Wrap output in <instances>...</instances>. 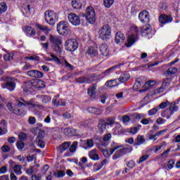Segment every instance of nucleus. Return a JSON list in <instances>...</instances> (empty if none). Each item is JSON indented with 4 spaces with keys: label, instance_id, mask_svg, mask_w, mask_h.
<instances>
[{
    "label": "nucleus",
    "instance_id": "32",
    "mask_svg": "<svg viewBox=\"0 0 180 180\" xmlns=\"http://www.w3.org/2000/svg\"><path fill=\"white\" fill-rule=\"evenodd\" d=\"M87 54L91 57H95V56H98V50L94 46H90L87 50Z\"/></svg>",
    "mask_w": 180,
    "mask_h": 180
},
{
    "label": "nucleus",
    "instance_id": "48",
    "mask_svg": "<svg viewBox=\"0 0 180 180\" xmlns=\"http://www.w3.org/2000/svg\"><path fill=\"white\" fill-rule=\"evenodd\" d=\"M105 122L107 126H113L115 124V117H109L105 120Z\"/></svg>",
    "mask_w": 180,
    "mask_h": 180
},
{
    "label": "nucleus",
    "instance_id": "17",
    "mask_svg": "<svg viewBox=\"0 0 180 180\" xmlns=\"http://www.w3.org/2000/svg\"><path fill=\"white\" fill-rule=\"evenodd\" d=\"M130 79V75L129 73H124L120 75V78L117 79V85L123 84L124 82H127Z\"/></svg>",
    "mask_w": 180,
    "mask_h": 180
},
{
    "label": "nucleus",
    "instance_id": "23",
    "mask_svg": "<svg viewBox=\"0 0 180 180\" xmlns=\"http://www.w3.org/2000/svg\"><path fill=\"white\" fill-rule=\"evenodd\" d=\"M70 146H71V142H64L58 147V150L60 153H64V151L70 148Z\"/></svg>",
    "mask_w": 180,
    "mask_h": 180
},
{
    "label": "nucleus",
    "instance_id": "51",
    "mask_svg": "<svg viewBox=\"0 0 180 180\" xmlns=\"http://www.w3.org/2000/svg\"><path fill=\"white\" fill-rule=\"evenodd\" d=\"M140 88H141V82H140V80H136V82L133 86V89L137 91V89H140Z\"/></svg>",
    "mask_w": 180,
    "mask_h": 180
},
{
    "label": "nucleus",
    "instance_id": "3",
    "mask_svg": "<svg viewBox=\"0 0 180 180\" xmlns=\"http://www.w3.org/2000/svg\"><path fill=\"white\" fill-rule=\"evenodd\" d=\"M57 32L62 36H67L68 33H70V24L68 22L63 20L60 21L57 24Z\"/></svg>",
    "mask_w": 180,
    "mask_h": 180
},
{
    "label": "nucleus",
    "instance_id": "6",
    "mask_svg": "<svg viewBox=\"0 0 180 180\" xmlns=\"http://www.w3.org/2000/svg\"><path fill=\"white\" fill-rule=\"evenodd\" d=\"M98 34L102 40H107L112 34V28L109 25H105L99 30Z\"/></svg>",
    "mask_w": 180,
    "mask_h": 180
},
{
    "label": "nucleus",
    "instance_id": "12",
    "mask_svg": "<svg viewBox=\"0 0 180 180\" xmlns=\"http://www.w3.org/2000/svg\"><path fill=\"white\" fill-rule=\"evenodd\" d=\"M46 87V83L41 79L32 80V91L41 89Z\"/></svg>",
    "mask_w": 180,
    "mask_h": 180
},
{
    "label": "nucleus",
    "instance_id": "39",
    "mask_svg": "<svg viewBox=\"0 0 180 180\" xmlns=\"http://www.w3.org/2000/svg\"><path fill=\"white\" fill-rule=\"evenodd\" d=\"M53 176L55 178H63V176H65V172L63 170H58L53 172Z\"/></svg>",
    "mask_w": 180,
    "mask_h": 180
},
{
    "label": "nucleus",
    "instance_id": "43",
    "mask_svg": "<svg viewBox=\"0 0 180 180\" xmlns=\"http://www.w3.org/2000/svg\"><path fill=\"white\" fill-rule=\"evenodd\" d=\"M77 147H78V142L74 141L70 147H69V151L70 153H75L77 151Z\"/></svg>",
    "mask_w": 180,
    "mask_h": 180
},
{
    "label": "nucleus",
    "instance_id": "33",
    "mask_svg": "<svg viewBox=\"0 0 180 180\" xmlns=\"http://www.w3.org/2000/svg\"><path fill=\"white\" fill-rule=\"evenodd\" d=\"M178 72V69L175 67H171L166 70L165 72V75H174V74H176Z\"/></svg>",
    "mask_w": 180,
    "mask_h": 180
},
{
    "label": "nucleus",
    "instance_id": "29",
    "mask_svg": "<svg viewBox=\"0 0 180 180\" xmlns=\"http://www.w3.org/2000/svg\"><path fill=\"white\" fill-rule=\"evenodd\" d=\"M143 143H146V139H144V136L139 135L136 139L135 142L134 143V146H141V144H143Z\"/></svg>",
    "mask_w": 180,
    "mask_h": 180
},
{
    "label": "nucleus",
    "instance_id": "25",
    "mask_svg": "<svg viewBox=\"0 0 180 180\" xmlns=\"http://www.w3.org/2000/svg\"><path fill=\"white\" fill-rule=\"evenodd\" d=\"M24 32L26 33L27 36L30 37L34 36L36 34V30L30 26L25 27Z\"/></svg>",
    "mask_w": 180,
    "mask_h": 180
},
{
    "label": "nucleus",
    "instance_id": "15",
    "mask_svg": "<svg viewBox=\"0 0 180 180\" xmlns=\"http://www.w3.org/2000/svg\"><path fill=\"white\" fill-rule=\"evenodd\" d=\"M139 40V35L137 34H132L130 37H128L127 42L125 43L127 47H131L136 41Z\"/></svg>",
    "mask_w": 180,
    "mask_h": 180
},
{
    "label": "nucleus",
    "instance_id": "36",
    "mask_svg": "<svg viewBox=\"0 0 180 180\" xmlns=\"http://www.w3.org/2000/svg\"><path fill=\"white\" fill-rule=\"evenodd\" d=\"M59 97L60 96H55V98H53V105H54V106H56V108H58V106H65V103H60V101H57V98Z\"/></svg>",
    "mask_w": 180,
    "mask_h": 180
},
{
    "label": "nucleus",
    "instance_id": "4",
    "mask_svg": "<svg viewBox=\"0 0 180 180\" xmlns=\"http://www.w3.org/2000/svg\"><path fill=\"white\" fill-rule=\"evenodd\" d=\"M86 20L90 25H94L96 22V14L95 13V9L92 6H89L86 9Z\"/></svg>",
    "mask_w": 180,
    "mask_h": 180
},
{
    "label": "nucleus",
    "instance_id": "56",
    "mask_svg": "<svg viewBox=\"0 0 180 180\" xmlns=\"http://www.w3.org/2000/svg\"><path fill=\"white\" fill-rule=\"evenodd\" d=\"M160 110L158 108H152L148 111L149 116H154V115H157V112Z\"/></svg>",
    "mask_w": 180,
    "mask_h": 180
},
{
    "label": "nucleus",
    "instance_id": "20",
    "mask_svg": "<svg viewBox=\"0 0 180 180\" xmlns=\"http://www.w3.org/2000/svg\"><path fill=\"white\" fill-rule=\"evenodd\" d=\"M117 148H119L118 146H116L112 149H110V150H108V149L104 148L102 150V153L106 158H109V157H110V155H112V154H113V153H115V151H116Z\"/></svg>",
    "mask_w": 180,
    "mask_h": 180
},
{
    "label": "nucleus",
    "instance_id": "1",
    "mask_svg": "<svg viewBox=\"0 0 180 180\" xmlns=\"http://www.w3.org/2000/svg\"><path fill=\"white\" fill-rule=\"evenodd\" d=\"M2 80L4 82L1 84V88L3 89H8V91H15L16 88V82L15 78L11 77H3Z\"/></svg>",
    "mask_w": 180,
    "mask_h": 180
},
{
    "label": "nucleus",
    "instance_id": "58",
    "mask_svg": "<svg viewBox=\"0 0 180 180\" xmlns=\"http://www.w3.org/2000/svg\"><path fill=\"white\" fill-rule=\"evenodd\" d=\"M18 139L20 140V141H25V140L27 139V135L23 132H21L18 135Z\"/></svg>",
    "mask_w": 180,
    "mask_h": 180
},
{
    "label": "nucleus",
    "instance_id": "31",
    "mask_svg": "<svg viewBox=\"0 0 180 180\" xmlns=\"http://www.w3.org/2000/svg\"><path fill=\"white\" fill-rule=\"evenodd\" d=\"M96 149H93L89 153V155L91 160H94V161H97L99 160V155L96 153Z\"/></svg>",
    "mask_w": 180,
    "mask_h": 180
},
{
    "label": "nucleus",
    "instance_id": "45",
    "mask_svg": "<svg viewBox=\"0 0 180 180\" xmlns=\"http://www.w3.org/2000/svg\"><path fill=\"white\" fill-rule=\"evenodd\" d=\"M114 70H115L114 67L107 69L105 71H104L101 73V77H106V75H109L110 74H112V72H113Z\"/></svg>",
    "mask_w": 180,
    "mask_h": 180
},
{
    "label": "nucleus",
    "instance_id": "46",
    "mask_svg": "<svg viewBox=\"0 0 180 180\" xmlns=\"http://www.w3.org/2000/svg\"><path fill=\"white\" fill-rule=\"evenodd\" d=\"M115 4V0H104L103 5L105 8H110Z\"/></svg>",
    "mask_w": 180,
    "mask_h": 180
},
{
    "label": "nucleus",
    "instance_id": "9",
    "mask_svg": "<svg viewBox=\"0 0 180 180\" xmlns=\"http://www.w3.org/2000/svg\"><path fill=\"white\" fill-rule=\"evenodd\" d=\"M17 108H27V106H31L32 108H36L37 105L32 100L25 101L23 98H20L17 101Z\"/></svg>",
    "mask_w": 180,
    "mask_h": 180
},
{
    "label": "nucleus",
    "instance_id": "52",
    "mask_svg": "<svg viewBox=\"0 0 180 180\" xmlns=\"http://www.w3.org/2000/svg\"><path fill=\"white\" fill-rule=\"evenodd\" d=\"M53 50L57 53V54H61V44L53 45Z\"/></svg>",
    "mask_w": 180,
    "mask_h": 180
},
{
    "label": "nucleus",
    "instance_id": "2",
    "mask_svg": "<svg viewBox=\"0 0 180 180\" xmlns=\"http://www.w3.org/2000/svg\"><path fill=\"white\" fill-rule=\"evenodd\" d=\"M45 22L51 26H54L56 22L58 20V14L55 13L54 11H46L44 13Z\"/></svg>",
    "mask_w": 180,
    "mask_h": 180
},
{
    "label": "nucleus",
    "instance_id": "13",
    "mask_svg": "<svg viewBox=\"0 0 180 180\" xmlns=\"http://www.w3.org/2000/svg\"><path fill=\"white\" fill-rule=\"evenodd\" d=\"M139 19L142 23L150 22V14L147 11H143L139 13Z\"/></svg>",
    "mask_w": 180,
    "mask_h": 180
},
{
    "label": "nucleus",
    "instance_id": "64",
    "mask_svg": "<svg viewBox=\"0 0 180 180\" xmlns=\"http://www.w3.org/2000/svg\"><path fill=\"white\" fill-rule=\"evenodd\" d=\"M167 122L166 120L162 119V117H159L156 120L157 124H164Z\"/></svg>",
    "mask_w": 180,
    "mask_h": 180
},
{
    "label": "nucleus",
    "instance_id": "55",
    "mask_svg": "<svg viewBox=\"0 0 180 180\" xmlns=\"http://www.w3.org/2000/svg\"><path fill=\"white\" fill-rule=\"evenodd\" d=\"M26 60H32L33 61H40V57L37 55H33L30 57H26Z\"/></svg>",
    "mask_w": 180,
    "mask_h": 180
},
{
    "label": "nucleus",
    "instance_id": "34",
    "mask_svg": "<svg viewBox=\"0 0 180 180\" xmlns=\"http://www.w3.org/2000/svg\"><path fill=\"white\" fill-rule=\"evenodd\" d=\"M169 84H171V79L169 78H167L165 79L163 82H162V85L160 86V88L159 89L158 92H163L164 91V86H168V85H169Z\"/></svg>",
    "mask_w": 180,
    "mask_h": 180
},
{
    "label": "nucleus",
    "instance_id": "53",
    "mask_svg": "<svg viewBox=\"0 0 180 180\" xmlns=\"http://www.w3.org/2000/svg\"><path fill=\"white\" fill-rule=\"evenodd\" d=\"M6 9H8L6 4L4 2L0 4V13H4V12H6Z\"/></svg>",
    "mask_w": 180,
    "mask_h": 180
},
{
    "label": "nucleus",
    "instance_id": "38",
    "mask_svg": "<svg viewBox=\"0 0 180 180\" xmlns=\"http://www.w3.org/2000/svg\"><path fill=\"white\" fill-rule=\"evenodd\" d=\"M35 27H37V29L41 30V32H50L51 30L47 26L41 24H36Z\"/></svg>",
    "mask_w": 180,
    "mask_h": 180
},
{
    "label": "nucleus",
    "instance_id": "40",
    "mask_svg": "<svg viewBox=\"0 0 180 180\" xmlns=\"http://www.w3.org/2000/svg\"><path fill=\"white\" fill-rule=\"evenodd\" d=\"M36 141L37 142L39 147H40L41 148H44L46 143L44 142V141H43V139H41V136H37V138L36 139Z\"/></svg>",
    "mask_w": 180,
    "mask_h": 180
},
{
    "label": "nucleus",
    "instance_id": "22",
    "mask_svg": "<svg viewBox=\"0 0 180 180\" xmlns=\"http://www.w3.org/2000/svg\"><path fill=\"white\" fill-rule=\"evenodd\" d=\"M151 33V27L148 25H146L144 27H142L141 28V34L146 37V36H148Z\"/></svg>",
    "mask_w": 180,
    "mask_h": 180
},
{
    "label": "nucleus",
    "instance_id": "30",
    "mask_svg": "<svg viewBox=\"0 0 180 180\" xmlns=\"http://www.w3.org/2000/svg\"><path fill=\"white\" fill-rule=\"evenodd\" d=\"M37 98H39L44 104L49 103V102L51 101V97L46 95H38Z\"/></svg>",
    "mask_w": 180,
    "mask_h": 180
},
{
    "label": "nucleus",
    "instance_id": "27",
    "mask_svg": "<svg viewBox=\"0 0 180 180\" xmlns=\"http://www.w3.org/2000/svg\"><path fill=\"white\" fill-rule=\"evenodd\" d=\"M87 112H89V113H91L92 115H96L97 116H99V115H102V110L101 109H98L94 107L88 108Z\"/></svg>",
    "mask_w": 180,
    "mask_h": 180
},
{
    "label": "nucleus",
    "instance_id": "7",
    "mask_svg": "<svg viewBox=\"0 0 180 180\" xmlns=\"http://www.w3.org/2000/svg\"><path fill=\"white\" fill-rule=\"evenodd\" d=\"M65 50L73 53L78 49V41L77 39H68L65 43Z\"/></svg>",
    "mask_w": 180,
    "mask_h": 180
},
{
    "label": "nucleus",
    "instance_id": "60",
    "mask_svg": "<svg viewBox=\"0 0 180 180\" xmlns=\"http://www.w3.org/2000/svg\"><path fill=\"white\" fill-rule=\"evenodd\" d=\"M150 155H144L142 157L139 158V164H141V162H144V161H146V160H148V158Z\"/></svg>",
    "mask_w": 180,
    "mask_h": 180
},
{
    "label": "nucleus",
    "instance_id": "61",
    "mask_svg": "<svg viewBox=\"0 0 180 180\" xmlns=\"http://www.w3.org/2000/svg\"><path fill=\"white\" fill-rule=\"evenodd\" d=\"M27 75H29V77L35 78L36 77V70H30L27 72Z\"/></svg>",
    "mask_w": 180,
    "mask_h": 180
},
{
    "label": "nucleus",
    "instance_id": "50",
    "mask_svg": "<svg viewBox=\"0 0 180 180\" xmlns=\"http://www.w3.org/2000/svg\"><path fill=\"white\" fill-rule=\"evenodd\" d=\"M153 120H151L150 118L149 119H147V118H143L141 120V123L142 124H144V125H147V124H150V123H153Z\"/></svg>",
    "mask_w": 180,
    "mask_h": 180
},
{
    "label": "nucleus",
    "instance_id": "10",
    "mask_svg": "<svg viewBox=\"0 0 180 180\" xmlns=\"http://www.w3.org/2000/svg\"><path fill=\"white\" fill-rule=\"evenodd\" d=\"M95 78V74L91 75L89 77L83 76L76 79V82L79 84H91Z\"/></svg>",
    "mask_w": 180,
    "mask_h": 180
},
{
    "label": "nucleus",
    "instance_id": "19",
    "mask_svg": "<svg viewBox=\"0 0 180 180\" xmlns=\"http://www.w3.org/2000/svg\"><path fill=\"white\" fill-rule=\"evenodd\" d=\"M100 52L104 57H108V56H109V49L106 44H102L100 46Z\"/></svg>",
    "mask_w": 180,
    "mask_h": 180
},
{
    "label": "nucleus",
    "instance_id": "28",
    "mask_svg": "<svg viewBox=\"0 0 180 180\" xmlns=\"http://www.w3.org/2000/svg\"><path fill=\"white\" fill-rule=\"evenodd\" d=\"M64 133L66 136H72L77 135V129L72 128H65Z\"/></svg>",
    "mask_w": 180,
    "mask_h": 180
},
{
    "label": "nucleus",
    "instance_id": "5",
    "mask_svg": "<svg viewBox=\"0 0 180 180\" xmlns=\"http://www.w3.org/2000/svg\"><path fill=\"white\" fill-rule=\"evenodd\" d=\"M175 112H178V106L175 104V103H172L167 109L162 112L161 116L165 119H170L171 115H174Z\"/></svg>",
    "mask_w": 180,
    "mask_h": 180
},
{
    "label": "nucleus",
    "instance_id": "35",
    "mask_svg": "<svg viewBox=\"0 0 180 180\" xmlns=\"http://www.w3.org/2000/svg\"><path fill=\"white\" fill-rule=\"evenodd\" d=\"M15 115H17L18 116H22L23 111L20 110V107H18V104L13 107V110L11 111Z\"/></svg>",
    "mask_w": 180,
    "mask_h": 180
},
{
    "label": "nucleus",
    "instance_id": "57",
    "mask_svg": "<svg viewBox=\"0 0 180 180\" xmlns=\"http://www.w3.org/2000/svg\"><path fill=\"white\" fill-rule=\"evenodd\" d=\"M13 58V53H6L4 55L5 61H11Z\"/></svg>",
    "mask_w": 180,
    "mask_h": 180
},
{
    "label": "nucleus",
    "instance_id": "54",
    "mask_svg": "<svg viewBox=\"0 0 180 180\" xmlns=\"http://www.w3.org/2000/svg\"><path fill=\"white\" fill-rule=\"evenodd\" d=\"M154 85H155V81H154V80L148 81L145 84V86H146V88H148V89L151 88V86H154Z\"/></svg>",
    "mask_w": 180,
    "mask_h": 180
},
{
    "label": "nucleus",
    "instance_id": "14",
    "mask_svg": "<svg viewBox=\"0 0 180 180\" xmlns=\"http://www.w3.org/2000/svg\"><path fill=\"white\" fill-rule=\"evenodd\" d=\"M127 150L129 148H117L115 153L112 155V160H117V158H120V157H123L126 153H127Z\"/></svg>",
    "mask_w": 180,
    "mask_h": 180
},
{
    "label": "nucleus",
    "instance_id": "63",
    "mask_svg": "<svg viewBox=\"0 0 180 180\" xmlns=\"http://www.w3.org/2000/svg\"><path fill=\"white\" fill-rule=\"evenodd\" d=\"M44 75L43 72L39 70L35 71V78H43Z\"/></svg>",
    "mask_w": 180,
    "mask_h": 180
},
{
    "label": "nucleus",
    "instance_id": "42",
    "mask_svg": "<svg viewBox=\"0 0 180 180\" xmlns=\"http://www.w3.org/2000/svg\"><path fill=\"white\" fill-rule=\"evenodd\" d=\"M63 119H72L74 117V114L71 111H66L62 115Z\"/></svg>",
    "mask_w": 180,
    "mask_h": 180
},
{
    "label": "nucleus",
    "instance_id": "8",
    "mask_svg": "<svg viewBox=\"0 0 180 180\" xmlns=\"http://www.w3.org/2000/svg\"><path fill=\"white\" fill-rule=\"evenodd\" d=\"M68 19L72 26H79V25H81V18H79V15L76 13H69L68 15Z\"/></svg>",
    "mask_w": 180,
    "mask_h": 180
},
{
    "label": "nucleus",
    "instance_id": "62",
    "mask_svg": "<svg viewBox=\"0 0 180 180\" xmlns=\"http://www.w3.org/2000/svg\"><path fill=\"white\" fill-rule=\"evenodd\" d=\"M86 146L89 148H91V147H94V140L91 139H87L86 140Z\"/></svg>",
    "mask_w": 180,
    "mask_h": 180
},
{
    "label": "nucleus",
    "instance_id": "18",
    "mask_svg": "<svg viewBox=\"0 0 180 180\" xmlns=\"http://www.w3.org/2000/svg\"><path fill=\"white\" fill-rule=\"evenodd\" d=\"M49 40L53 44H54V46L63 44V41H61L60 37H57L56 35H50Z\"/></svg>",
    "mask_w": 180,
    "mask_h": 180
},
{
    "label": "nucleus",
    "instance_id": "24",
    "mask_svg": "<svg viewBox=\"0 0 180 180\" xmlns=\"http://www.w3.org/2000/svg\"><path fill=\"white\" fill-rule=\"evenodd\" d=\"M124 34L122 32H118L115 34V43L119 44V43H123L124 41Z\"/></svg>",
    "mask_w": 180,
    "mask_h": 180
},
{
    "label": "nucleus",
    "instance_id": "37",
    "mask_svg": "<svg viewBox=\"0 0 180 180\" xmlns=\"http://www.w3.org/2000/svg\"><path fill=\"white\" fill-rule=\"evenodd\" d=\"M117 80H110L107 82H105V86H108V88H113L114 86H117Z\"/></svg>",
    "mask_w": 180,
    "mask_h": 180
},
{
    "label": "nucleus",
    "instance_id": "47",
    "mask_svg": "<svg viewBox=\"0 0 180 180\" xmlns=\"http://www.w3.org/2000/svg\"><path fill=\"white\" fill-rule=\"evenodd\" d=\"M72 6L74 9H81V5H79V1L78 0L72 1Z\"/></svg>",
    "mask_w": 180,
    "mask_h": 180
},
{
    "label": "nucleus",
    "instance_id": "11",
    "mask_svg": "<svg viewBox=\"0 0 180 180\" xmlns=\"http://www.w3.org/2000/svg\"><path fill=\"white\" fill-rule=\"evenodd\" d=\"M174 20V18L171 15L162 14L159 16V22L161 25H167L171 23Z\"/></svg>",
    "mask_w": 180,
    "mask_h": 180
},
{
    "label": "nucleus",
    "instance_id": "44",
    "mask_svg": "<svg viewBox=\"0 0 180 180\" xmlns=\"http://www.w3.org/2000/svg\"><path fill=\"white\" fill-rule=\"evenodd\" d=\"M13 171L16 175H20L22 174V166L16 165L13 167Z\"/></svg>",
    "mask_w": 180,
    "mask_h": 180
},
{
    "label": "nucleus",
    "instance_id": "59",
    "mask_svg": "<svg viewBox=\"0 0 180 180\" xmlns=\"http://www.w3.org/2000/svg\"><path fill=\"white\" fill-rule=\"evenodd\" d=\"M51 57L52 61H54L55 63H56V64H60L61 63L58 57L56 56L54 54L51 53Z\"/></svg>",
    "mask_w": 180,
    "mask_h": 180
},
{
    "label": "nucleus",
    "instance_id": "21",
    "mask_svg": "<svg viewBox=\"0 0 180 180\" xmlns=\"http://www.w3.org/2000/svg\"><path fill=\"white\" fill-rule=\"evenodd\" d=\"M106 122H105V120H100L98 121V129L99 133H104L105 130H106Z\"/></svg>",
    "mask_w": 180,
    "mask_h": 180
},
{
    "label": "nucleus",
    "instance_id": "26",
    "mask_svg": "<svg viewBox=\"0 0 180 180\" xmlns=\"http://www.w3.org/2000/svg\"><path fill=\"white\" fill-rule=\"evenodd\" d=\"M95 91H96V84H94L89 87L87 94L91 96V98H95V95L96 94Z\"/></svg>",
    "mask_w": 180,
    "mask_h": 180
},
{
    "label": "nucleus",
    "instance_id": "49",
    "mask_svg": "<svg viewBox=\"0 0 180 180\" xmlns=\"http://www.w3.org/2000/svg\"><path fill=\"white\" fill-rule=\"evenodd\" d=\"M108 162V160H103L101 164H96L95 165L96 171H99V169H101V168Z\"/></svg>",
    "mask_w": 180,
    "mask_h": 180
},
{
    "label": "nucleus",
    "instance_id": "41",
    "mask_svg": "<svg viewBox=\"0 0 180 180\" xmlns=\"http://www.w3.org/2000/svg\"><path fill=\"white\" fill-rule=\"evenodd\" d=\"M172 104V103H169V101H168V100L162 102L160 105H159V108L160 109H165V108H169L171 106V105Z\"/></svg>",
    "mask_w": 180,
    "mask_h": 180
},
{
    "label": "nucleus",
    "instance_id": "16",
    "mask_svg": "<svg viewBox=\"0 0 180 180\" xmlns=\"http://www.w3.org/2000/svg\"><path fill=\"white\" fill-rule=\"evenodd\" d=\"M24 92H32L33 91V82L32 80L26 82L22 85Z\"/></svg>",
    "mask_w": 180,
    "mask_h": 180
}]
</instances>
